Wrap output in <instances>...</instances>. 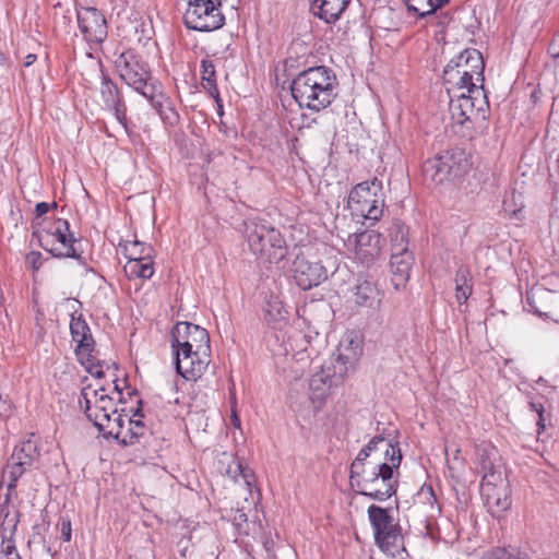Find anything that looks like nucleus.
<instances>
[{"mask_svg":"<svg viewBox=\"0 0 559 559\" xmlns=\"http://www.w3.org/2000/svg\"><path fill=\"white\" fill-rule=\"evenodd\" d=\"M447 70H453L462 75H473L476 82L484 83L485 61L481 53L474 48L464 49L452 58L445 66Z\"/></svg>","mask_w":559,"mask_h":559,"instance_id":"19","label":"nucleus"},{"mask_svg":"<svg viewBox=\"0 0 559 559\" xmlns=\"http://www.w3.org/2000/svg\"><path fill=\"white\" fill-rule=\"evenodd\" d=\"M124 423L126 419L123 415L118 413L114 418L109 416V419L104 421L100 420L99 415L95 414L94 416V426L98 431L102 432L105 438H114L118 441L122 438Z\"/></svg>","mask_w":559,"mask_h":559,"instance_id":"29","label":"nucleus"},{"mask_svg":"<svg viewBox=\"0 0 559 559\" xmlns=\"http://www.w3.org/2000/svg\"><path fill=\"white\" fill-rule=\"evenodd\" d=\"M91 389V385H87V386H84L81 391V400H80V404L81 406L84 408V414L86 415V417L94 423V416L95 414L92 413V406H91V401L88 399V390Z\"/></svg>","mask_w":559,"mask_h":559,"instance_id":"45","label":"nucleus"},{"mask_svg":"<svg viewBox=\"0 0 559 559\" xmlns=\"http://www.w3.org/2000/svg\"><path fill=\"white\" fill-rule=\"evenodd\" d=\"M265 313L269 317V321H276L278 319H284V313L287 312L284 310L281 301H274L269 302Z\"/></svg>","mask_w":559,"mask_h":559,"instance_id":"43","label":"nucleus"},{"mask_svg":"<svg viewBox=\"0 0 559 559\" xmlns=\"http://www.w3.org/2000/svg\"><path fill=\"white\" fill-rule=\"evenodd\" d=\"M201 85L213 97L219 108L223 107L215 78V66L213 61L203 59L201 61Z\"/></svg>","mask_w":559,"mask_h":559,"instance_id":"30","label":"nucleus"},{"mask_svg":"<svg viewBox=\"0 0 559 559\" xmlns=\"http://www.w3.org/2000/svg\"><path fill=\"white\" fill-rule=\"evenodd\" d=\"M481 490L486 497L489 512L493 516L500 518L511 507L510 491L504 478H502L501 485L485 486L481 484Z\"/></svg>","mask_w":559,"mask_h":559,"instance_id":"24","label":"nucleus"},{"mask_svg":"<svg viewBox=\"0 0 559 559\" xmlns=\"http://www.w3.org/2000/svg\"><path fill=\"white\" fill-rule=\"evenodd\" d=\"M151 106L158 112L160 119L165 124L175 127L179 123L180 117L175 109L173 100L164 93L163 85L159 84V88L151 92L145 96Z\"/></svg>","mask_w":559,"mask_h":559,"instance_id":"25","label":"nucleus"},{"mask_svg":"<svg viewBox=\"0 0 559 559\" xmlns=\"http://www.w3.org/2000/svg\"><path fill=\"white\" fill-rule=\"evenodd\" d=\"M58 206L57 202H52L51 204L47 202H39L35 205V213L36 216H43L44 214L48 213L50 207L56 209Z\"/></svg>","mask_w":559,"mask_h":559,"instance_id":"52","label":"nucleus"},{"mask_svg":"<svg viewBox=\"0 0 559 559\" xmlns=\"http://www.w3.org/2000/svg\"><path fill=\"white\" fill-rule=\"evenodd\" d=\"M355 257L360 263L369 266L380 255L384 239L381 234L367 229L355 234Z\"/></svg>","mask_w":559,"mask_h":559,"instance_id":"21","label":"nucleus"},{"mask_svg":"<svg viewBox=\"0 0 559 559\" xmlns=\"http://www.w3.org/2000/svg\"><path fill=\"white\" fill-rule=\"evenodd\" d=\"M142 401H139V406L135 408L134 413H133V416H140V417H143V414H142Z\"/></svg>","mask_w":559,"mask_h":559,"instance_id":"62","label":"nucleus"},{"mask_svg":"<svg viewBox=\"0 0 559 559\" xmlns=\"http://www.w3.org/2000/svg\"><path fill=\"white\" fill-rule=\"evenodd\" d=\"M100 98L106 110L112 114L118 123L129 133L128 107L124 97L117 83L104 71L100 70Z\"/></svg>","mask_w":559,"mask_h":559,"instance_id":"14","label":"nucleus"},{"mask_svg":"<svg viewBox=\"0 0 559 559\" xmlns=\"http://www.w3.org/2000/svg\"><path fill=\"white\" fill-rule=\"evenodd\" d=\"M530 408L535 412V413H539L544 409V406L540 402H536V401H531L530 402Z\"/></svg>","mask_w":559,"mask_h":559,"instance_id":"58","label":"nucleus"},{"mask_svg":"<svg viewBox=\"0 0 559 559\" xmlns=\"http://www.w3.org/2000/svg\"><path fill=\"white\" fill-rule=\"evenodd\" d=\"M333 373L330 368H322L321 371L314 373L309 381L310 399L312 403L321 407L325 399L329 396L331 389L337 386L346 376L348 367L333 364Z\"/></svg>","mask_w":559,"mask_h":559,"instance_id":"16","label":"nucleus"},{"mask_svg":"<svg viewBox=\"0 0 559 559\" xmlns=\"http://www.w3.org/2000/svg\"><path fill=\"white\" fill-rule=\"evenodd\" d=\"M379 295L374 283L359 278L355 286L354 301L358 307L374 308L380 302Z\"/></svg>","mask_w":559,"mask_h":559,"instance_id":"28","label":"nucleus"},{"mask_svg":"<svg viewBox=\"0 0 559 559\" xmlns=\"http://www.w3.org/2000/svg\"><path fill=\"white\" fill-rule=\"evenodd\" d=\"M70 334L72 341L76 343L74 354H80L81 352H96V342L82 313L78 314L74 312L71 314Z\"/></svg>","mask_w":559,"mask_h":559,"instance_id":"23","label":"nucleus"},{"mask_svg":"<svg viewBox=\"0 0 559 559\" xmlns=\"http://www.w3.org/2000/svg\"><path fill=\"white\" fill-rule=\"evenodd\" d=\"M442 79L449 96H456L460 94H487L486 90L484 88V83L478 85V82H476L473 75H462L457 72H453V70L444 69Z\"/></svg>","mask_w":559,"mask_h":559,"instance_id":"22","label":"nucleus"},{"mask_svg":"<svg viewBox=\"0 0 559 559\" xmlns=\"http://www.w3.org/2000/svg\"><path fill=\"white\" fill-rule=\"evenodd\" d=\"M231 521L238 535H248V515L242 510H236Z\"/></svg>","mask_w":559,"mask_h":559,"instance_id":"41","label":"nucleus"},{"mask_svg":"<svg viewBox=\"0 0 559 559\" xmlns=\"http://www.w3.org/2000/svg\"><path fill=\"white\" fill-rule=\"evenodd\" d=\"M19 522V510L0 521V543L14 542L13 536L16 532Z\"/></svg>","mask_w":559,"mask_h":559,"instance_id":"38","label":"nucleus"},{"mask_svg":"<svg viewBox=\"0 0 559 559\" xmlns=\"http://www.w3.org/2000/svg\"><path fill=\"white\" fill-rule=\"evenodd\" d=\"M115 68L119 78L143 97L162 84L154 78L148 62L134 49L121 52L115 61Z\"/></svg>","mask_w":559,"mask_h":559,"instance_id":"6","label":"nucleus"},{"mask_svg":"<svg viewBox=\"0 0 559 559\" xmlns=\"http://www.w3.org/2000/svg\"><path fill=\"white\" fill-rule=\"evenodd\" d=\"M407 11L414 12L419 19L433 14L442 8L449 0H403Z\"/></svg>","mask_w":559,"mask_h":559,"instance_id":"32","label":"nucleus"},{"mask_svg":"<svg viewBox=\"0 0 559 559\" xmlns=\"http://www.w3.org/2000/svg\"><path fill=\"white\" fill-rule=\"evenodd\" d=\"M119 247L128 261L145 260L151 258L153 252L151 246L138 240L120 242Z\"/></svg>","mask_w":559,"mask_h":559,"instance_id":"33","label":"nucleus"},{"mask_svg":"<svg viewBox=\"0 0 559 559\" xmlns=\"http://www.w3.org/2000/svg\"><path fill=\"white\" fill-rule=\"evenodd\" d=\"M171 348L182 349L187 356L190 353L211 356L209 332L198 324L190 322H178L170 331Z\"/></svg>","mask_w":559,"mask_h":559,"instance_id":"11","label":"nucleus"},{"mask_svg":"<svg viewBox=\"0 0 559 559\" xmlns=\"http://www.w3.org/2000/svg\"><path fill=\"white\" fill-rule=\"evenodd\" d=\"M128 428L122 431V438H120L119 443L124 447L133 445L140 442V439L145 433V425L140 419L128 418Z\"/></svg>","mask_w":559,"mask_h":559,"instance_id":"35","label":"nucleus"},{"mask_svg":"<svg viewBox=\"0 0 559 559\" xmlns=\"http://www.w3.org/2000/svg\"><path fill=\"white\" fill-rule=\"evenodd\" d=\"M123 270L129 278L148 280L154 274L152 257L145 260L128 261Z\"/></svg>","mask_w":559,"mask_h":559,"instance_id":"34","label":"nucleus"},{"mask_svg":"<svg viewBox=\"0 0 559 559\" xmlns=\"http://www.w3.org/2000/svg\"><path fill=\"white\" fill-rule=\"evenodd\" d=\"M480 559H530L526 551L514 546L495 547L484 552Z\"/></svg>","mask_w":559,"mask_h":559,"instance_id":"36","label":"nucleus"},{"mask_svg":"<svg viewBox=\"0 0 559 559\" xmlns=\"http://www.w3.org/2000/svg\"><path fill=\"white\" fill-rule=\"evenodd\" d=\"M525 308L536 316L559 323V293L533 287L526 293Z\"/></svg>","mask_w":559,"mask_h":559,"instance_id":"15","label":"nucleus"},{"mask_svg":"<svg viewBox=\"0 0 559 559\" xmlns=\"http://www.w3.org/2000/svg\"><path fill=\"white\" fill-rule=\"evenodd\" d=\"M238 467L240 468V473L245 479V481L247 483V485H250V479L253 478V473L250 468H247V467H242L241 464L238 465Z\"/></svg>","mask_w":559,"mask_h":559,"instance_id":"57","label":"nucleus"},{"mask_svg":"<svg viewBox=\"0 0 559 559\" xmlns=\"http://www.w3.org/2000/svg\"><path fill=\"white\" fill-rule=\"evenodd\" d=\"M449 97V111L452 124L462 138L473 140L486 133L489 118L487 94H460Z\"/></svg>","mask_w":559,"mask_h":559,"instance_id":"3","label":"nucleus"},{"mask_svg":"<svg viewBox=\"0 0 559 559\" xmlns=\"http://www.w3.org/2000/svg\"><path fill=\"white\" fill-rule=\"evenodd\" d=\"M95 409L96 412L94 414L99 415L102 421L108 420L109 416L117 414L112 397L107 394L99 395L96 400Z\"/></svg>","mask_w":559,"mask_h":559,"instance_id":"39","label":"nucleus"},{"mask_svg":"<svg viewBox=\"0 0 559 559\" xmlns=\"http://www.w3.org/2000/svg\"><path fill=\"white\" fill-rule=\"evenodd\" d=\"M61 525V538L64 542H70L71 539V522L69 520L62 519L60 522Z\"/></svg>","mask_w":559,"mask_h":559,"instance_id":"53","label":"nucleus"},{"mask_svg":"<svg viewBox=\"0 0 559 559\" xmlns=\"http://www.w3.org/2000/svg\"><path fill=\"white\" fill-rule=\"evenodd\" d=\"M41 253L39 251H31L27 254V261L31 263L34 271L41 266Z\"/></svg>","mask_w":559,"mask_h":559,"instance_id":"50","label":"nucleus"},{"mask_svg":"<svg viewBox=\"0 0 559 559\" xmlns=\"http://www.w3.org/2000/svg\"><path fill=\"white\" fill-rule=\"evenodd\" d=\"M103 392H105L104 386L99 388L98 390L93 391L94 395L96 396V400L99 397V395L104 394Z\"/></svg>","mask_w":559,"mask_h":559,"instance_id":"63","label":"nucleus"},{"mask_svg":"<svg viewBox=\"0 0 559 559\" xmlns=\"http://www.w3.org/2000/svg\"><path fill=\"white\" fill-rule=\"evenodd\" d=\"M95 352H81L80 354H75L79 364L85 369L91 370L96 362H102L103 360L98 359L95 355Z\"/></svg>","mask_w":559,"mask_h":559,"instance_id":"42","label":"nucleus"},{"mask_svg":"<svg viewBox=\"0 0 559 559\" xmlns=\"http://www.w3.org/2000/svg\"><path fill=\"white\" fill-rule=\"evenodd\" d=\"M114 383H115V388H114V389H115V391H116L119 395H121V394H122V389H121V388H120V385L118 384V380H115V381H114Z\"/></svg>","mask_w":559,"mask_h":559,"instance_id":"64","label":"nucleus"},{"mask_svg":"<svg viewBox=\"0 0 559 559\" xmlns=\"http://www.w3.org/2000/svg\"><path fill=\"white\" fill-rule=\"evenodd\" d=\"M338 269V260L332 249L324 247L322 258H317L310 249L296 253L293 261V276L295 283L302 290L319 286L333 275Z\"/></svg>","mask_w":559,"mask_h":559,"instance_id":"5","label":"nucleus"},{"mask_svg":"<svg viewBox=\"0 0 559 559\" xmlns=\"http://www.w3.org/2000/svg\"><path fill=\"white\" fill-rule=\"evenodd\" d=\"M0 559H22L15 542L0 543Z\"/></svg>","mask_w":559,"mask_h":559,"instance_id":"44","label":"nucleus"},{"mask_svg":"<svg viewBox=\"0 0 559 559\" xmlns=\"http://www.w3.org/2000/svg\"><path fill=\"white\" fill-rule=\"evenodd\" d=\"M402 462L399 442L374 436L350 464L349 481L356 492L376 501H385L397 491L394 476Z\"/></svg>","mask_w":559,"mask_h":559,"instance_id":"1","label":"nucleus"},{"mask_svg":"<svg viewBox=\"0 0 559 559\" xmlns=\"http://www.w3.org/2000/svg\"><path fill=\"white\" fill-rule=\"evenodd\" d=\"M548 52L552 58H555V59L559 58V38H557V37L552 38V40L548 47Z\"/></svg>","mask_w":559,"mask_h":559,"instance_id":"56","label":"nucleus"},{"mask_svg":"<svg viewBox=\"0 0 559 559\" xmlns=\"http://www.w3.org/2000/svg\"><path fill=\"white\" fill-rule=\"evenodd\" d=\"M473 285H455V299L460 305L466 302L468 297L472 295Z\"/></svg>","mask_w":559,"mask_h":559,"instance_id":"48","label":"nucleus"},{"mask_svg":"<svg viewBox=\"0 0 559 559\" xmlns=\"http://www.w3.org/2000/svg\"><path fill=\"white\" fill-rule=\"evenodd\" d=\"M368 519L373 531L376 545L381 550H389L401 536V526L394 521L390 509L370 504L367 510Z\"/></svg>","mask_w":559,"mask_h":559,"instance_id":"13","label":"nucleus"},{"mask_svg":"<svg viewBox=\"0 0 559 559\" xmlns=\"http://www.w3.org/2000/svg\"><path fill=\"white\" fill-rule=\"evenodd\" d=\"M78 25L88 43L102 44L108 35L107 22L104 14L94 7L78 10Z\"/></svg>","mask_w":559,"mask_h":559,"instance_id":"18","label":"nucleus"},{"mask_svg":"<svg viewBox=\"0 0 559 559\" xmlns=\"http://www.w3.org/2000/svg\"><path fill=\"white\" fill-rule=\"evenodd\" d=\"M338 80L326 66L310 67L299 72L290 83L292 96L300 108L320 111L336 98Z\"/></svg>","mask_w":559,"mask_h":559,"instance_id":"2","label":"nucleus"},{"mask_svg":"<svg viewBox=\"0 0 559 559\" xmlns=\"http://www.w3.org/2000/svg\"><path fill=\"white\" fill-rule=\"evenodd\" d=\"M361 350L362 348L360 345V341L350 338L347 345L344 346L343 344H341L338 348V355L333 364H342V366L348 367V370L354 369L361 354Z\"/></svg>","mask_w":559,"mask_h":559,"instance_id":"31","label":"nucleus"},{"mask_svg":"<svg viewBox=\"0 0 559 559\" xmlns=\"http://www.w3.org/2000/svg\"><path fill=\"white\" fill-rule=\"evenodd\" d=\"M37 59V56L34 55V53H28L26 57H25V61H24V67H29L32 66Z\"/></svg>","mask_w":559,"mask_h":559,"instance_id":"60","label":"nucleus"},{"mask_svg":"<svg viewBox=\"0 0 559 559\" xmlns=\"http://www.w3.org/2000/svg\"><path fill=\"white\" fill-rule=\"evenodd\" d=\"M40 456L38 443L36 440L27 439L16 445L8 460L3 469V477L8 476V491H14L17 480L31 471Z\"/></svg>","mask_w":559,"mask_h":559,"instance_id":"12","label":"nucleus"},{"mask_svg":"<svg viewBox=\"0 0 559 559\" xmlns=\"http://www.w3.org/2000/svg\"><path fill=\"white\" fill-rule=\"evenodd\" d=\"M476 462L479 472L483 474L481 484L501 485L502 473L499 452L490 442H481L475 449Z\"/></svg>","mask_w":559,"mask_h":559,"instance_id":"17","label":"nucleus"},{"mask_svg":"<svg viewBox=\"0 0 559 559\" xmlns=\"http://www.w3.org/2000/svg\"><path fill=\"white\" fill-rule=\"evenodd\" d=\"M242 233L253 254L270 263H278L286 258L288 249L284 237L266 219L251 217L243 221Z\"/></svg>","mask_w":559,"mask_h":559,"instance_id":"4","label":"nucleus"},{"mask_svg":"<svg viewBox=\"0 0 559 559\" xmlns=\"http://www.w3.org/2000/svg\"><path fill=\"white\" fill-rule=\"evenodd\" d=\"M227 0H187L188 7L183 13V23L188 29L209 33L225 25L222 12L223 3Z\"/></svg>","mask_w":559,"mask_h":559,"instance_id":"9","label":"nucleus"},{"mask_svg":"<svg viewBox=\"0 0 559 559\" xmlns=\"http://www.w3.org/2000/svg\"><path fill=\"white\" fill-rule=\"evenodd\" d=\"M471 166L469 154L464 148L454 146L426 160L423 171L426 178L437 185H442L463 178Z\"/></svg>","mask_w":559,"mask_h":559,"instance_id":"7","label":"nucleus"},{"mask_svg":"<svg viewBox=\"0 0 559 559\" xmlns=\"http://www.w3.org/2000/svg\"><path fill=\"white\" fill-rule=\"evenodd\" d=\"M350 0H310L313 15L329 24L337 22L347 9Z\"/></svg>","mask_w":559,"mask_h":559,"instance_id":"26","label":"nucleus"},{"mask_svg":"<svg viewBox=\"0 0 559 559\" xmlns=\"http://www.w3.org/2000/svg\"><path fill=\"white\" fill-rule=\"evenodd\" d=\"M455 285H473L471 271L467 266L461 265L455 273Z\"/></svg>","mask_w":559,"mask_h":559,"instance_id":"46","label":"nucleus"},{"mask_svg":"<svg viewBox=\"0 0 559 559\" xmlns=\"http://www.w3.org/2000/svg\"><path fill=\"white\" fill-rule=\"evenodd\" d=\"M106 365L105 361L96 362L95 366L91 367V370H85L87 373H90L92 377L102 379L105 377L104 366Z\"/></svg>","mask_w":559,"mask_h":559,"instance_id":"51","label":"nucleus"},{"mask_svg":"<svg viewBox=\"0 0 559 559\" xmlns=\"http://www.w3.org/2000/svg\"><path fill=\"white\" fill-rule=\"evenodd\" d=\"M171 349L175 368L179 376L188 381H195L201 378L210 364V357L193 352L186 356L182 349Z\"/></svg>","mask_w":559,"mask_h":559,"instance_id":"20","label":"nucleus"},{"mask_svg":"<svg viewBox=\"0 0 559 559\" xmlns=\"http://www.w3.org/2000/svg\"><path fill=\"white\" fill-rule=\"evenodd\" d=\"M12 402L9 395H4L0 392V418H5L11 415Z\"/></svg>","mask_w":559,"mask_h":559,"instance_id":"49","label":"nucleus"},{"mask_svg":"<svg viewBox=\"0 0 559 559\" xmlns=\"http://www.w3.org/2000/svg\"><path fill=\"white\" fill-rule=\"evenodd\" d=\"M391 251L396 248L408 249V227L399 219H395L390 227Z\"/></svg>","mask_w":559,"mask_h":559,"instance_id":"37","label":"nucleus"},{"mask_svg":"<svg viewBox=\"0 0 559 559\" xmlns=\"http://www.w3.org/2000/svg\"><path fill=\"white\" fill-rule=\"evenodd\" d=\"M382 181L373 178L371 181L357 183L349 192L348 207L353 214L377 222L383 213Z\"/></svg>","mask_w":559,"mask_h":559,"instance_id":"10","label":"nucleus"},{"mask_svg":"<svg viewBox=\"0 0 559 559\" xmlns=\"http://www.w3.org/2000/svg\"><path fill=\"white\" fill-rule=\"evenodd\" d=\"M31 559H53L50 549L45 545H39L37 547L36 554Z\"/></svg>","mask_w":559,"mask_h":559,"instance_id":"54","label":"nucleus"},{"mask_svg":"<svg viewBox=\"0 0 559 559\" xmlns=\"http://www.w3.org/2000/svg\"><path fill=\"white\" fill-rule=\"evenodd\" d=\"M11 495L12 491L7 490L4 500L2 503H0V521L4 518H8L10 514L17 510V508L11 503Z\"/></svg>","mask_w":559,"mask_h":559,"instance_id":"47","label":"nucleus"},{"mask_svg":"<svg viewBox=\"0 0 559 559\" xmlns=\"http://www.w3.org/2000/svg\"><path fill=\"white\" fill-rule=\"evenodd\" d=\"M419 501L423 503L428 504L432 510H440L439 506H437V496L430 485H424L418 495H417Z\"/></svg>","mask_w":559,"mask_h":559,"instance_id":"40","label":"nucleus"},{"mask_svg":"<svg viewBox=\"0 0 559 559\" xmlns=\"http://www.w3.org/2000/svg\"><path fill=\"white\" fill-rule=\"evenodd\" d=\"M45 231L48 237H52L53 239L45 238L38 230H33L32 233V237L38 240L39 246L44 250L49 252L53 258H71L82 264L85 263L82 255L83 251L80 248L81 240L75 238L73 233L70 231V224L67 219L59 218L53 229H47Z\"/></svg>","mask_w":559,"mask_h":559,"instance_id":"8","label":"nucleus"},{"mask_svg":"<svg viewBox=\"0 0 559 559\" xmlns=\"http://www.w3.org/2000/svg\"><path fill=\"white\" fill-rule=\"evenodd\" d=\"M537 415H538V420H537L538 430H537V432H538V435H540L542 431H544L546 429V426H547L546 421L547 420L549 421V415H546L545 408L542 412H539Z\"/></svg>","mask_w":559,"mask_h":559,"instance_id":"55","label":"nucleus"},{"mask_svg":"<svg viewBox=\"0 0 559 559\" xmlns=\"http://www.w3.org/2000/svg\"><path fill=\"white\" fill-rule=\"evenodd\" d=\"M414 261L415 258L411 250L396 248V251H391L390 269L393 274L392 281L395 287H399L409 278V272Z\"/></svg>","mask_w":559,"mask_h":559,"instance_id":"27","label":"nucleus"},{"mask_svg":"<svg viewBox=\"0 0 559 559\" xmlns=\"http://www.w3.org/2000/svg\"><path fill=\"white\" fill-rule=\"evenodd\" d=\"M231 423L234 427L240 428V419L234 406L231 407Z\"/></svg>","mask_w":559,"mask_h":559,"instance_id":"59","label":"nucleus"},{"mask_svg":"<svg viewBox=\"0 0 559 559\" xmlns=\"http://www.w3.org/2000/svg\"><path fill=\"white\" fill-rule=\"evenodd\" d=\"M263 545L266 551H270L273 548V542L267 537H264Z\"/></svg>","mask_w":559,"mask_h":559,"instance_id":"61","label":"nucleus"}]
</instances>
